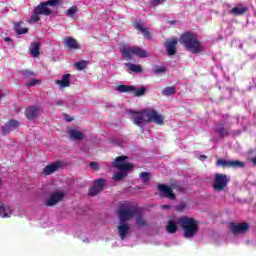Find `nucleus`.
I'll list each match as a JSON object with an SVG mask.
<instances>
[{
	"instance_id": "obj_42",
	"label": "nucleus",
	"mask_w": 256,
	"mask_h": 256,
	"mask_svg": "<svg viewBox=\"0 0 256 256\" xmlns=\"http://www.w3.org/2000/svg\"><path fill=\"white\" fill-rule=\"evenodd\" d=\"M165 0H152L153 5H161V3H164Z\"/></svg>"
},
{
	"instance_id": "obj_48",
	"label": "nucleus",
	"mask_w": 256,
	"mask_h": 256,
	"mask_svg": "<svg viewBox=\"0 0 256 256\" xmlns=\"http://www.w3.org/2000/svg\"><path fill=\"white\" fill-rule=\"evenodd\" d=\"M3 99V93L0 92V101Z\"/></svg>"
},
{
	"instance_id": "obj_26",
	"label": "nucleus",
	"mask_w": 256,
	"mask_h": 256,
	"mask_svg": "<svg viewBox=\"0 0 256 256\" xmlns=\"http://www.w3.org/2000/svg\"><path fill=\"white\" fill-rule=\"evenodd\" d=\"M116 91H118L119 93H133V91H135V86L119 85L116 88Z\"/></svg>"
},
{
	"instance_id": "obj_7",
	"label": "nucleus",
	"mask_w": 256,
	"mask_h": 256,
	"mask_svg": "<svg viewBox=\"0 0 256 256\" xmlns=\"http://www.w3.org/2000/svg\"><path fill=\"white\" fill-rule=\"evenodd\" d=\"M65 197V193L61 191H56L50 194V196L46 200V205L48 207H53V205H57V203H60V201H63V198Z\"/></svg>"
},
{
	"instance_id": "obj_44",
	"label": "nucleus",
	"mask_w": 256,
	"mask_h": 256,
	"mask_svg": "<svg viewBox=\"0 0 256 256\" xmlns=\"http://www.w3.org/2000/svg\"><path fill=\"white\" fill-rule=\"evenodd\" d=\"M162 209H171V206H169V205H162Z\"/></svg>"
},
{
	"instance_id": "obj_4",
	"label": "nucleus",
	"mask_w": 256,
	"mask_h": 256,
	"mask_svg": "<svg viewBox=\"0 0 256 256\" xmlns=\"http://www.w3.org/2000/svg\"><path fill=\"white\" fill-rule=\"evenodd\" d=\"M180 227L183 230L185 239H193L199 231V222L193 218L182 217L178 221Z\"/></svg>"
},
{
	"instance_id": "obj_33",
	"label": "nucleus",
	"mask_w": 256,
	"mask_h": 256,
	"mask_svg": "<svg viewBox=\"0 0 256 256\" xmlns=\"http://www.w3.org/2000/svg\"><path fill=\"white\" fill-rule=\"evenodd\" d=\"M136 225L137 227H145L147 225V222L145 221V219H143V217L138 216L136 218Z\"/></svg>"
},
{
	"instance_id": "obj_47",
	"label": "nucleus",
	"mask_w": 256,
	"mask_h": 256,
	"mask_svg": "<svg viewBox=\"0 0 256 256\" xmlns=\"http://www.w3.org/2000/svg\"><path fill=\"white\" fill-rule=\"evenodd\" d=\"M200 159H207V157H205V155H201Z\"/></svg>"
},
{
	"instance_id": "obj_6",
	"label": "nucleus",
	"mask_w": 256,
	"mask_h": 256,
	"mask_svg": "<svg viewBox=\"0 0 256 256\" xmlns=\"http://www.w3.org/2000/svg\"><path fill=\"white\" fill-rule=\"evenodd\" d=\"M120 52L122 54V57L126 59V61H130V59H133V55L136 57H149V53L147 51L143 50L139 47H131L129 45H122L120 47Z\"/></svg>"
},
{
	"instance_id": "obj_21",
	"label": "nucleus",
	"mask_w": 256,
	"mask_h": 256,
	"mask_svg": "<svg viewBox=\"0 0 256 256\" xmlns=\"http://www.w3.org/2000/svg\"><path fill=\"white\" fill-rule=\"evenodd\" d=\"M11 215H13V211L10 206L5 204L0 205V217L7 219V217H11Z\"/></svg>"
},
{
	"instance_id": "obj_12",
	"label": "nucleus",
	"mask_w": 256,
	"mask_h": 256,
	"mask_svg": "<svg viewBox=\"0 0 256 256\" xmlns=\"http://www.w3.org/2000/svg\"><path fill=\"white\" fill-rule=\"evenodd\" d=\"M213 187L215 191H223L225 189V175L215 174Z\"/></svg>"
},
{
	"instance_id": "obj_20",
	"label": "nucleus",
	"mask_w": 256,
	"mask_h": 256,
	"mask_svg": "<svg viewBox=\"0 0 256 256\" xmlns=\"http://www.w3.org/2000/svg\"><path fill=\"white\" fill-rule=\"evenodd\" d=\"M225 167H232L233 169H243L245 167V162L239 160H226Z\"/></svg>"
},
{
	"instance_id": "obj_43",
	"label": "nucleus",
	"mask_w": 256,
	"mask_h": 256,
	"mask_svg": "<svg viewBox=\"0 0 256 256\" xmlns=\"http://www.w3.org/2000/svg\"><path fill=\"white\" fill-rule=\"evenodd\" d=\"M185 207H186L185 203H182L177 206V211H183V209H185Z\"/></svg>"
},
{
	"instance_id": "obj_35",
	"label": "nucleus",
	"mask_w": 256,
	"mask_h": 256,
	"mask_svg": "<svg viewBox=\"0 0 256 256\" xmlns=\"http://www.w3.org/2000/svg\"><path fill=\"white\" fill-rule=\"evenodd\" d=\"M40 13H36V8L34 9V14L30 17V23H37L39 21Z\"/></svg>"
},
{
	"instance_id": "obj_16",
	"label": "nucleus",
	"mask_w": 256,
	"mask_h": 256,
	"mask_svg": "<svg viewBox=\"0 0 256 256\" xmlns=\"http://www.w3.org/2000/svg\"><path fill=\"white\" fill-rule=\"evenodd\" d=\"M56 85H58L59 89H65L66 87L71 86V74H65L62 76L61 80L55 81Z\"/></svg>"
},
{
	"instance_id": "obj_32",
	"label": "nucleus",
	"mask_w": 256,
	"mask_h": 256,
	"mask_svg": "<svg viewBox=\"0 0 256 256\" xmlns=\"http://www.w3.org/2000/svg\"><path fill=\"white\" fill-rule=\"evenodd\" d=\"M78 9H77V6H72L70 7L67 11H66V15L68 17H75V13H77Z\"/></svg>"
},
{
	"instance_id": "obj_17",
	"label": "nucleus",
	"mask_w": 256,
	"mask_h": 256,
	"mask_svg": "<svg viewBox=\"0 0 256 256\" xmlns=\"http://www.w3.org/2000/svg\"><path fill=\"white\" fill-rule=\"evenodd\" d=\"M134 27L137 29V31H140L142 35L145 37V39H151V34L149 33V30L143 25L141 20H138L134 23Z\"/></svg>"
},
{
	"instance_id": "obj_38",
	"label": "nucleus",
	"mask_w": 256,
	"mask_h": 256,
	"mask_svg": "<svg viewBox=\"0 0 256 256\" xmlns=\"http://www.w3.org/2000/svg\"><path fill=\"white\" fill-rule=\"evenodd\" d=\"M59 3V0H48L47 2H44V5L47 7H55Z\"/></svg>"
},
{
	"instance_id": "obj_2",
	"label": "nucleus",
	"mask_w": 256,
	"mask_h": 256,
	"mask_svg": "<svg viewBox=\"0 0 256 256\" xmlns=\"http://www.w3.org/2000/svg\"><path fill=\"white\" fill-rule=\"evenodd\" d=\"M132 121L134 125H137L138 127H143L146 123L163 125L165 123V118L155 109L146 108L142 112L134 113V115L132 116Z\"/></svg>"
},
{
	"instance_id": "obj_22",
	"label": "nucleus",
	"mask_w": 256,
	"mask_h": 256,
	"mask_svg": "<svg viewBox=\"0 0 256 256\" xmlns=\"http://www.w3.org/2000/svg\"><path fill=\"white\" fill-rule=\"evenodd\" d=\"M125 67H127L126 71L128 73H141L143 71V68L139 64H133V63H125Z\"/></svg>"
},
{
	"instance_id": "obj_50",
	"label": "nucleus",
	"mask_w": 256,
	"mask_h": 256,
	"mask_svg": "<svg viewBox=\"0 0 256 256\" xmlns=\"http://www.w3.org/2000/svg\"><path fill=\"white\" fill-rule=\"evenodd\" d=\"M68 121H71V119H68Z\"/></svg>"
},
{
	"instance_id": "obj_41",
	"label": "nucleus",
	"mask_w": 256,
	"mask_h": 256,
	"mask_svg": "<svg viewBox=\"0 0 256 256\" xmlns=\"http://www.w3.org/2000/svg\"><path fill=\"white\" fill-rule=\"evenodd\" d=\"M90 167H92V169H95V171H97V169H99V164L97 162H91Z\"/></svg>"
},
{
	"instance_id": "obj_9",
	"label": "nucleus",
	"mask_w": 256,
	"mask_h": 256,
	"mask_svg": "<svg viewBox=\"0 0 256 256\" xmlns=\"http://www.w3.org/2000/svg\"><path fill=\"white\" fill-rule=\"evenodd\" d=\"M41 106H30L25 109V117L29 121H33L39 117V113H41Z\"/></svg>"
},
{
	"instance_id": "obj_29",
	"label": "nucleus",
	"mask_w": 256,
	"mask_h": 256,
	"mask_svg": "<svg viewBox=\"0 0 256 256\" xmlns=\"http://www.w3.org/2000/svg\"><path fill=\"white\" fill-rule=\"evenodd\" d=\"M175 93H177L175 86H168L162 91L164 97H171V95H175Z\"/></svg>"
},
{
	"instance_id": "obj_46",
	"label": "nucleus",
	"mask_w": 256,
	"mask_h": 256,
	"mask_svg": "<svg viewBox=\"0 0 256 256\" xmlns=\"http://www.w3.org/2000/svg\"><path fill=\"white\" fill-rule=\"evenodd\" d=\"M4 41H5L6 43H9V41H11V38L6 37V38H4Z\"/></svg>"
},
{
	"instance_id": "obj_25",
	"label": "nucleus",
	"mask_w": 256,
	"mask_h": 256,
	"mask_svg": "<svg viewBox=\"0 0 256 256\" xmlns=\"http://www.w3.org/2000/svg\"><path fill=\"white\" fill-rule=\"evenodd\" d=\"M230 13H232V15H244V13H247V7L243 6V4H239L237 6H235Z\"/></svg>"
},
{
	"instance_id": "obj_37",
	"label": "nucleus",
	"mask_w": 256,
	"mask_h": 256,
	"mask_svg": "<svg viewBox=\"0 0 256 256\" xmlns=\"http://www.w3.org/2000/svg\"><path fill=\"white\" fill-rule=\"evenodd\" d=\"M76 67L80 71H83V69H85V67H87V61H80V62L76 63Z\"/></svg>"
},
{
	"instance_id": "obj_45",
	"label": "nucleus",
	"mask_w": 256,
	"mask_h": 256,
	"mask_svg": "<svg viewBox=\"0 0 256 256\" xmlns=\"http://www.w3.org/2000/svg\"><path fill=\"white\" fill-rule=\"evenodd\" d=\"M81 239H82L83 243H89V239H87V238H81Z\"/></svg>"
},
{
	"instance_id": "obj_19",
	"label": "nucleus",
	"mask_w": 256,
	"mask_h": 256,
	"mask_svg": "<svg viewBox=\"0 0 256 256\" xmlns=\"http://www.w3.org/2000/svg\"><path fill=\"white\" fill-rule=\"evenodd\" d=\"M59 167H61V162H54L44 167V173L45 175H51L55 173V171H57Z\"/></svg>"
},
{
	"instance_id": "obj_36",
	"label": "nucleus",
	"mask_w": 256,
	"mask_h": 256,
	"mask_svg": "<svg viewBox=\"0 0 256 256\" xmlns=\"http://www.w3.org/2000/svg\"><path fill=\"white\" fill-rule=\"evenodd\" d=\"M135 95V97H141V95H145V88H139V89H135L134 91H132Z\"/></svg>"
},
{
	"instance_id": "obj_14",
	"label": "nucleus",
	"mask_w": 256,
	"mask_h": 256,
	"mask_svg": "<svg viewBox=\"0 0 256 256\" xmlns=\"http://www.w3.org/2000/svg\"><path fill=\"white\" fill-rule=\"evenodd\" d=\"M249 227H251L249 223L231 224V231L234 235H239L248 231Z\"/></svg>"
},
{
	"instance_id": "obj_1",
	"label": "nucleus",
	"mask_w": 256,
	"mask_h": 256,
	"mask_svg": "<svg viewBox=\"0 0 256 256\" xmlns=\"http://www.w3.org/2000/svg\"><path fill=\"white\" fill-rule=\"evenodd\" d=\"M137 213V208H135V206L129 202H126L120 206L118 211L119 224L117 226V233L120 239H127V235L131 233V226L129 223H127V221L133 219Z\"/></svg>"
},
{
	"instance_id": "obj_28",
	"label": "nucleus",
	"mask_w": 256,
	"mask_h": 256,
	"mask_svg": "<svg viewBox=\"0 0 256 256\" xmlns=\"http://www.w3.org/2000/svg\"><path fill=\"white\" fill-rule=\"evenodd\" d=\"M39 49H40V45L37 42H34L30 45L29 51L32 57H39V53H40Z\"/></svg>"
},
{
	"instance_id": "obj_11",
	"label": "nucleus",
	"mask_w": 256,
	"mask_h": 256,
	"mask_svg": "<svg viewBox=\"0 0 256 256\" xmlns=\"http://www.w3.org/2000/svg\"><path fill=\"white\" fill-rule=\"evenodd\" d=\"M103 187H105V180L103 178H99L94 182L93 187L89 189V195L95 197V195L101 193L103 191Z\"/></svg>"
},
{
	"instance_id": "obj_15",
	"label": "nucleus",
	"mask_w": 256,
	"mask_h": 256,
	"mask_svg": "<svg viewBox=\"0 0 256 256\" xmlns=\"http://www.w3.org/2000/svg\"><path fill=\"white\" fill-rule=\"evenodd\" d=\"M177 38H172L171 40L166 41V51L168 55L173 56L175 53H177V43H178Z\"/></svg>"
},
{
	"instance_id": "obj_3",
	"label": "nucleus",
	"mask_w": 256,
	"mask_h": 256,
	"mask_svg": "<svg viewBox=\"0 0 256 256\" xmlns=\"http://www.w3.org/2000/svg\"><path fill=\"white\" fill-rule=\"evenodd\" d=\"M127 159V156H119L116 157V159L112 162V167L119 170V172H115L112 176L114 181H122V179L127 177L129 171L133 169V165L129 162H126Z\"/></svg>"
},
{
	"instance_id": "obj_40",
	"label": "nucleus",
	"mask_w": 256,
	"mask_h": 256,
	"mask_svg": "<svg viewBox=\"0 0 256 256\" xmlns=\"http://www.w3.org/2000/svg\"><path fill=\"white\" fill-rule=\"evenodd\" d=\"M217 167H225V160L220 159L216 162Z\"/></svg>"
},
{
	"instance_id": "obj_39",
	"label": "nucleus",
	"mask_w": 256,
	"mask_h": 256,
	"mask_svg": "<svg viewBox=\"0 0 256 256\" xmlns=\"http://www.w3.org/2000/svg\"><path fill=\"white\" fill-rule=\"evenodd\" d=\"M149 177L150 174L148 172H142L140 174V178L142 179V181H144V183H147V181H149Z\"/></svg>"
},
{
	"instance_id": "obj_23",
	"label": "nucleus",
	"mask_w": 256,
	"mask_h": 256,
	"mask_svg": "<svg viewBox=\"0 0 256 256\" xmlns=\"http://www.w3.org/2000/svg\"><path fill=\"white\" fill-rule=\"evenodd\" d=\"M36 13H39L40 15H51V9L46 6L45 2H42L40 5H38L36 8Z\"/></svg>"
},
{
	"instance_id": "obj_5",
	"label": "nucleus",
	"mask_w": 256,
	"mask_h": 256,
	"mask_svg": "<svg viewBox=\"0 0 256 256\" xmlns=\"http://www.w3.org/2000/svg\"><path fill=\"white\" fill-rule=\"evenodd\" d=\"M179 42L191 53H201V51H203V46L201 45V42L197 40V36H195V34L189 32L184 33L180 37Z\"/></svg>"
},
{
	"instance_id": "obj_18",
	"label": "nucleus",
	"mask_w": 256,
	"mask_h": 256,
	"mask_svg": "<svg viewBox=\"0 0 256 256\" xmlns=\"http://www.w3.org/2000/svg\"><path fill=\"white\" fill-rule=\"evenodd\" d=\"M64 45L68 49H73V50L81 49V45H79L77 40L73 37H66L64 39Z\"/></svg>"
},
{
	"instance_id": "obj_24",
	"label": "nucleus",
	"mask_w": 256,
	"mask_h": 256,
	"mask_svg": "<svg viewBox=\"0 0 256 256\" xmlns=\"http://www.w3.org/2000/svg\"><path fill=\"white\" fill-rule=\"evenodd\" d=\"M177 225H179V219H170L166 227V231L169 233H175L177 231Z\"/></svg>"
},
{
	"instance_id": "obj_10",
	"label": "nucleus",
	"mask_w": 256,
	"mask_h": 256,
	"mask_svg": "<svg viewBox=\"0 0 256 256\" xmlns=\"http://www.w3.org/2000/svg\"><path fill=\"white\" fill-rule=\"evenodd\" d=\"M19 121L12 119L9 120L4 126L1 127V131L4 135H9V133L15 131V129H19Z\"/></svg>"
},
{
	"instance_id": "obj_31",
	"label": "nucleus",
	"mask_w": 256,
	"mask_h": 256,
	"mask_svg": "<svg viewBox=\"0 0 256 256\" xmlns=\"http://www.w3.org/2000/svg\"><path fill=\"white\" fill-rule=\"evenodd\" d=\"M215 135H218V137H225V124L221 123L216 125Z\"/></svg>"
},
{
	"instance_id": "obj_13",
	"label": "nucleus",
	"mask_w": 256,
	"mask_h": 256,
	"mask_svg": "<svg viewBox=\"0 0 256 256\" xmlns=\"http://www.w3.org/2000/svg\"><path fill=\"white\" fill-rule=\"evenodd\" d=\"M158 191H160L162 197H167L168 199H175L173 189L165 184H159Z\"/></svg>"
},
{
	"instance_id": "obj_8",
	"label": "nucleus",
	"mask_w": 256,
	"mask_h": 256,
	"mask_svg": "<svg viewBox=\"0 0 256 256\" xmlns=\"http://www.w3.org/2000/svg\"><path fill=\"white\" fill-rule=\"evenodd\" d=\"M22 75L26 79H30V81L25 84L27 89H30V87H35V85H40L41 84V80L35 79V73H33L29 70H23Z\"/></svg>"
},
{
	"instance_id": "obj_30",
	"label": "nucleus",
	"mask_w": 256,
	"mask_h": 256,
	"mask_svg": "<svg viewBox=\"0 0 256 256\" xmlns=\"http://www.w3.org/2000/svg\"><path fill=\"white\" fill-rule=\"evenodd\" d=\"M23 23L18 22L15 24L14 29L18 35H25L27 33L28 29L25 27H22Z\"/></svg>"
},
{
	"instance_id": "obj_34",
	"label": "nucleus",
	"mask_w": 256,
	"mask_h": 256,
	"mask_svg": "<svg viewBox=\"0 0 256 256\" xmlns=\"http://www.w3.org/2000/svg\"><path fill=\"white\" fill-rule=\"evenodd\" d=\"M165 71H167V69L163 66H156L153 68V73H155L156 75H160V73H165Z\"/></svg>"
},
{
	"instance_id": "obj_49",
	"label": "nucleus",
	"mask_w": 256,
	"mask_h": 256,
	"mask_svg": "<svg viewBox=\"0 0 256 256\" xmlns=\"http://www.w3.org/2000/svg\"><path fill=\"white\" fill-rule=\"evenodd\" d=\"M227 181H229L228 179H227V176L225 177V183H227Z\"/></svg>"
},
{
	"instance_id": "obj_27",
	"label": "nucleus",
	"mask_w": 256,
	"mask_h": 256,
	"mask_svg": "<svg viewBox=\"0 0 256 256\" xmlns=\"http://www.w3.org/2000/svg\"><path fill=\"white\" fill-rule=\"evenodd\" d=\"M69 136H70V139H73L74 141H79L81 139H83V133H81V131L79 130H70L69 132Z\"/></svg>"
}]
</instances>
